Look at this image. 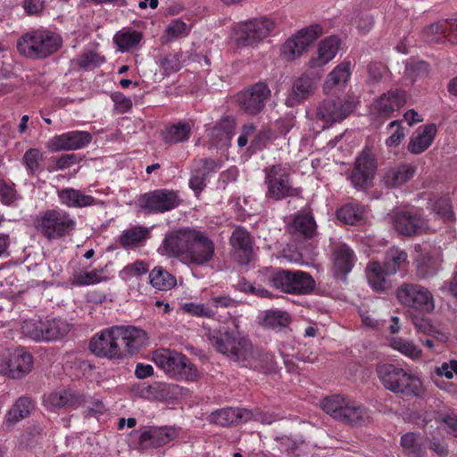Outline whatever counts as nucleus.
<instances>
[{
	"mask_svg": "<svg viewBox=\"0 0 457 457\" xmlns=\"http://www.w3.org/2000/svg\"><path fill=\"white\" fill-rule=\"evenodd\" d=\"M269 281L274 288L291 295H307L315 288L313 278L302 270H280Z\"/></svg>",
	"mask_w": 457,
	"mask_h": 457,
	"instance_id": "1a4fd4ad",
	"label": "nucleus"
},
{
	"mask_svg": "<svg viewBox=\"0 0 457 457\" xmlns=\"http://www.w3.org/2000/svg\"><path fill=\"white\" fill-rule=\"evenodd\" d=\"M354 110V104L350 101L341 99H328L320 103L317 110V118L328 126L340 122Z\"/></svg>",
	"mask_w": 457,
	"mask_h": 457,
	"instance_id": "6ab92c4d",
	"label": "nucleus"
},
{
	"mask_svg": "<svg viewBox=\"0 0 457 457\" xmlns=\"http://www.w3.org/2000/svg\"><path fill=\"white\" fill-rule=\"evenodd\" d=\"M121 344V356L133 355L145 348L148 343L145 330L135 326H117L115 330Z\"/></svg>",
	"mask_w": 457,
	"mask_h": 457,
	"instance_id": "a211bd4d",
	"label": "nucleus"
},
{
	"mask_svg": "<svg viewBox=\"0 0 457 457\" xmlns=\"http://www.w3.org/2000/svg\"><path fill=\"white\" fill-rule=\"evenodd\" d=\"M92 141V135L87 131H70L54 137L48 143L51 152L72 151L86 147Z\"/></svg>",
	"mask_w": 457,
	"mask_h": 457,
	"instance_id": "412c9836",
	"label": "nucleus"
},
{
	"mask_svg": "<svg viewBox=\"0 0 457 457\" xmlns=\"http://www.w3.org/2000/svg\"><path fill=\"white\" fill-rule=\"evenodd\" d=\"M76 221L62 210H47L39 213L35 227L46 238L56 239L65 237L75 228Z\"/></svg>",
	"mask_w": 457,
	"mask_h": 457,
	"instance_id": "423d86ee",
	"label": "nucleus"
},
{
	"mask_svg": "<svg viewBox=\"0 0 457 457\" xmlns=\"http://www.w3.org/2000/svg\"><path fill=\"white\" fill-rule=\"evenodd\" d=\"M191 134V126L187 122H179L166 129L163 139L167 144H178L188 139Z\"/></svg>",
	"mask_w": 457,
	"mask_h": 457,
	"instance_id": "79ce46f5",
	"label": "nucleus"
},
{
	"mask_svg": "<svg viewBox=\"0 0 457 457\" xmlns=\"http://www.w3.org/2000/svg\"><path fill=\"white\" fill-rule=\"evenodd\" d=\"M425 33L431 41L439 42L447 39L448 21L431 24L426 28Z\"/></svg>",
	"mask_w": 457,
	"mask_h": 457,
	"instance_id": "864d4df0",
	"label": "nucleus"
},
{
	"mask_svg": "<svg viewBox=\"0 0 457 457\" xmlns=\"http://www.w3.org/2000/svg\"><path fill=\"white\" fill-rule=\"evenodd\" d=\"M209 308L213 312V317L217 314L219 308H229L236 306V301L227 295L211 297L207 301Z\"/></svg>",
	"mask_w": 457,
	"mask_h": 457,
	"instance_id": "6e6d98bb",
	"label": "nucleus"
},
{
	"mask_svg": "<svg viewBox=\"0 0 457 457\" xmlns=\"http://www.w3.org/2000/svg\"><path fill=\"white\" fill-rule=\"evenodd\" d=\"M436 134V127L428 124L422 132L412 137L408 145V150L412 154H420L429 147Z\"/></svg>",
	"mask_w": 457,
	"mask_h": 457,
	"instance_id": "c9c22d12",
	"label": "nucleus"
},
{
	"mask_svg": "<svg viewBox=\"0 0 457 457\" xmlns=\"http://www.w3.org/2000/svg\"><path fill=\"white\" fill-rule=\"evenodd\" d=\"M237 122L235 118L227 116L222 118L212 130V137L216 138V143L227 145L231 140Z\"/></svg>",
	"mask_w": 457,
	"mask_h": 457,
	"instance_id": "4c0bfd02",
	"label": "nucleus"
},
{
	"mask_svg": "<svg viewBox=\"0 0 457 457\" xmlns=\"http://www.w3.org/2000/svg\"><path fill=\"white\" fill-rule=\"evenodd\" d=\"M340 422L354 426H365L371 422L370 411L361 404L348 399L343 410Z\"/></svg>",
	"mask_w": 457,
	"mask_h": 457,
	"instance_id": "cd10ccee",
	"label": "nucleus"
},
{
	"mask_svg": "<svg viewBox=\"0 0 457 457\" xmlns=\"http://www.w3.org/2000/svg\"><path fill=\"white\" fill-rule=\"evenodd\" d=\"M178 436V431L173 427H145L131 431L127 437L130 447L146 451L162 447Z\"/></svg>",
	"mask_w": 457,
	"mask_h": 457,
	"instance_id": "39448f33",
	"label": "nucleus"
},
{
	"mask_svg": "<svg viewBox=\"0 0 457 457\" xmlns=\"http://www.w3.org/2000/svg\"><path fill=\"white\" fill-rule=\"evenodd\" d=\"M436 373L440 377H445L450 379L453 378V374L457 375V361L451 360L446 362H443L441 366L436 369Z\"/></svg>",
	"mask_w": 457,
	"mask_h": 457,
	"instance_id": "774afa93",
	"label": "nucleus"
},
{
	"mask_svg": "<svg viewBox=\"0 0 457 457\" xmlns=\"http://www.w3.org/2000/svg\"><path fill=\"white\" fill-rule=\"evenodd\" d=\"M71 325L62 319L29 320L21 326L26 337L35 341H57L63 338L70 331Z\"/></svg>",
	"mask_w": 457,
	"mask_h": 457,
	"instance_id": "6e6552de",
	"label": "nucleus"
},
{
	"mask_svg": "<svg viewBox=\"0 0 457 457\" xmlns=\"http://www.w3.org/2000/svg\"><path fill=\"white\" fill-rule=\"evenodd\" d=\"M321 34L322 29L320 25L301 29L283 45L281 53L284 58L290 61L300 56Z\"/></svg>",
	"mask_w": 457,
	"mask_h": 457,
	"instance_id": "f3484780",
	"label": "nucleus"
},
{
	"mask_svg": "<svg viewBox=\"0 0 457 457\" xmlns=\"http://www.w3.org/2000/svg\"><path fill=\"white\" fill-rule=\"evenodd\" d=\"M356 261L353 251L345 244L335 245L332 251L333 270L337 276L345 277L348 274Z\"/></svg>",
	"mask_w": 457,
	"mask_h": 457,
	"instance_id": "b1692460",
	"label": "nucleus"
},
{
	"mask_svg": "<svg viewBox=\"0 0 457 457\" xmlns=\"http://www.w3.org/2000/svg\"><path fill=\"white\" fill-rule=\"evenodd\" d=\"M251 412L245 409L224 408L212 411L209 421L221 427L237 425L250 419Z\"/></svg>",
	"mask_w": 457,
	"mask_h": 457,
	"instance_id": "393cba45",
	"label": "nucleus"
},
{
	"mask_svg": "<svg viewBox=\"0 0 457 457\" xmlns=\"http://www.w3.org/2000/svg\"><path fill=\"white\" fill-rule=\"evenodd\" d=\"M287 230L292 236L309 239L315 236L317 225L312 214L299 213L287 226Z\"/></svg>",
	"mask_w": 457,
	"mask_h": 457,
	"instance_id": "bb28decb",
	"label": "nucleus"
},
{
	"mask_svg": "<svg viewBox=\"0 0 457 457\" xmlns=\"http://www.w3.org/2000/svg\"><path fill=\"white\" fill-rule=\"evenodd\" d=\"M210 344L220 353L234 361H245V366L270 373L276 370L274 356L264 350L254 348L250 339L237 331L209 332Z\"/></svg>",
	"mask_w": 457,
	"mask_h": 457,
	"instance_id": "f03ea898",
	"label": "nucleus"
},
{
	"mask_svg": "<svg viewBox=\"0 0 457 457\" xmlns=\"http://www.w3.org/2000/svg\"><path fill=\"white\" fill-rule=\"evenodd\" d=\"M415 173V169L410 164H401L388 169L382 178L384 186L387 188L401 187L409 181Z\"/></svg>",
	"mask_w": 457,
	"mask_h": 457,
	"instance_id": "2f4dec72",
	"label": "nucleus"
},
{
	"mask_svg": "<svg viewBox=\"0 0 457 457\" xmlns=\"http://www.w3.org/2000/svg\"><path fill=\"white\" fill-rule=\"evenodd\" d=\"M401 445L409 457H422L424 454V448L414 433L409 432L402 436Z\"/></svg>",
	"mask_w": 457,
	"mask_h": 457,
	"instance_id": "de8ad7c7",
	"label": "nucleus"
},
{
	"mask_svg": "<svg viewBox=\"0 0 457 457\" xmlns=\"http://www.w3.org/2000/svg\"><path fill=\"white\" fill-rule=\"evenodd\" d=\"M396 127L395 131L386 140L388 147L397 146L404 137L403 129L399 120H393L387 126L388 129Z\"/></svg>",
	"mask_w": 457,
	"mask_h": 457,
	"instance_id": "680f3d73",
	"label": "nucleus"
},
{
	"mask_svg": "<svg viewBox=\"0 0 457 457\" xmlns=\"http://www.w3.org/2000/svg\"><path fill=\"white\" fill-rule=\"evenodd\" d=\"M435 211L444 220L450 221L453 219L452 206L448 200L442 199L435 204Z\"/></svg>",
	"mask_w": 457,
	"mask_h": 457,
	"instance_id": "69168bd1",
	"label": "nucleus"
},
{
	"mask_svg": "<svg viewBox=\"0 0 457 457\" xmlns=\"http://www.w3.org/2000/svg\"><path fill=\"white\" fill-rule=\"evenodd\" d=\"M377 373L383 386L393 393L421 397L424 388L420 379L414 374L393 364H381Z\"/></svg>",
	"mask_w": 457,
	"mask_h": 457,
	"instance_id": "7ed1b4c3",
	"label": "nucleus"
},
{
	"mask_svg": "<svg viewBox=\"0 0 457 457\" xmlns=\"http://www.w3.org/2000/svg\"><path fill=\"white\" fill-rule=\"evenodd\" d=\"M180 309L187 314L199 318H213V312L209 308L206 303L187 302L180 305Z\"/></svg>",
	"mask_w": 457,
	"mask_h": 457,
	"instance_id": "3c124183",
	"label": "nucleus"
},
{
	"mask_svg": "<svg viewBox=\"0 0 457 457\" xmlns=\"http://www.w3.org/2000/svg\"><path fill=\"white\" fill-rule=\"evenodd\" d=\"M141 38L142 37L139 32L120 31L114 36L113 40L120 49L122 51H129L137 46Z\"/></svg>",
	"mask_w": 457,
	"mask_h": 457,
	"instance_id": "09e8293b",
	"label": "nucleus"
},
{
	"mask_svg": "<svg viewBox=\"0 0 457 457\" xmlns=\"http://www.w3.org/2000/svg\"><path fill=\"white\" fill-rule=\"evenodd\" d=\"M340 41L336 37H329L320 42L317 53L310 59V67L318 68L329 62L337 54Z\"/></svg>",
	"mask_w": 457,
	"mask_h": 457,
	"instance_id": "c85d7f7f",
	"label": "nucleus"
},
{
	"mask_svg": "<svg viewBox=\"0 0 457 457\" xmlns=\"http://www.w3.org/2000/svg\"><path fill=\"white\" fill-rule=\"evenodd\" d=\"M148 267L146 263L142 261H137L129 265H127L121 271L122 275L126 277L141 276L146 273Z\"/></svg>",
	"mask_w": 457,
	"mask_h": 457,
	"instance_id": "338daca9",
	"label": "nucleus"
},
{
	"mask_svg": "<svg viewBox=\"0 0 457 457\" xmlns=\"http://www.w3.org/2000/svg\"><path fill=\"white\" fill-rule=\"evenodd\" d=\"M182 200L179 193L169 189H156L141 197L143 209L153 213H162L177 208Z\"/></svg>",
	"mask_w": 457,
	"mask_h": 457,
	"instance_id": "ddd939ff",
	"label": "nucleus"
},
{
	"mask_svg": "<svg viewBox=\"0 0 457 457\" xmlns=\"http://www.w3.org/2000/svg\"><path fill=\"white\" fill-rule=\"evenodd\" d=\"M396 297L401 304L421 313H430L435 309L432 293L420 284H402L396 290Z\"/></svg>",
	"mask_w": 457,
	"mask_h": 457,
	"instance_id": "9b49d317",
	"label": "nucleus"
},
{
	"mask_svg": "<svg viewBox=\"0 0 457 457\" xmlns=\"http://www.w3.org/2000/svg\"><path fill=\"white\" fill-rule=\"evenodd\" d=\"M377 159L371 149L364 148L356 157L354 169L350 176L354 187L364 188L373 179L377 171Z\"/></svg>",
	"mask_w": 457,
	"mask_h": 457,
	"instance_id": "dca6fc26",
	"label": "nucleus"
},
{
	"mask_svg": "<svg viewBox=\"0 0 457 457\" xmlns=\"http://www.w3.org/2000/svg\"><path fill=\"white\" fill-rule=\"evenodd\" d=\"M160 251L162 254L179 258L188 265L202 267L213 260L215 245L205 232L186 227L167 233Z\"/></svg>",
	"mask_w": 457,
	"mask_h": 457,
	"instance_id": "f257e3e1",
	"label": "nucleus"
},
{
	"mask_svg": "<svg viewBox=\"0 0 457 457\" xmlns=\"http://www.w3.org/2000/svg\"><path fill=\"white\" fill-rule=\"evenodd\" d=\"M62 38L46 29H34L25 33L17 42L18 52L30 59H44L55 53L62 46Z\"/></svg>",
	"mask_w": 457,
	"mask_h": 457,
	"instance_id": "20e7f679",
	"label": "nucleus"
},
{
	"mask_svg": "<svg viewBox=\"0 0 457 457\" xmlns=\"http://www.w3.org/2000/svg\"><path fill=\"white\" fill-rule=\"evenodd\" d=\"M149 279L151 285L159 290H169L176 285V278L162 267H154L150 274Z\"/></svg>",
	"mask_w": 457,
	"mask_h": 457,
	"instance_id": "a19ab883",
	"label": "nucleus"
},
{
	"mask_svg": "<svg viewBox=\"0 0 457 457\" xmlns=\"http://www.w3.org/2000/svg\"><path fill=\"white\" fill-rule=\"evenodd\" d=\"M104 62V58L99 56L96 53L88 51L81 54L78 60V65L81 68H88L89 66H98Z\"/></svg>",
	"mask_w": 457,
	"mask_h": 457,
	"instance_id": "bf43d9fd",
	"label": "nucleus"
},
{
	"mask_svg": "<svg viewBox=\"0 0 457 457\" xmlns=\"http://www.w3.org/2000/svg\"><path fill=\"white\" fill-rule=\"evenodd\" d=\"M274 29V21L262 17L239 24L235 30V40L239 46H248L262 41Z\"/></svg>",
	"mask_w": 457,
	"mask_h": 457,
	"instance_id": "f8f14e48",
	"label": "nucleus"
},
{
	"mask_svg": "<svg viewBox=\"0 0 457 457\" xmlns=\"http://www.w3.org/2000/svg\"><path fill=\"white\" fill-rule=\"evenodd\" d=\"M10 378H20L28 374L32 368V356L23 349H15L10 359Z\"/></svg>",
	"mask_w": 457,
	"mask_h": 457,
	"instance_id": "72a5a7b5",
	"label": "nucleus"
},
{
	"mask_svg": "<svg viewBox=\"0 0 457 457\" xmlns=\"http://www.w3.org/2000/svg\"><path fill=\"white\" fill-rule=\"evenodd\" d=\"M351 75L350 62H343L336 66L328 75L324 85L323 91L325 94H330L337 89H341L345 86Z\"/></svg>",
	"mask_w": 457,
	"mask_h": 457,
	"instance_id": "c756f323",
	"label": "nucleus"
},
{
	"mask_svg": "<svg viewBox=\"0 0 457 457\" xmlns=\"http://www.w3.org/2000/svg\"><path fill=\"white\" fill-rule=\"evenodd\" d=\"M395 228L402 235L412 236L427 233L431 229L428 221L418 214L397 212L393 220Z\"/></svg>",
	"mask_w": 457,
	"mask_h": 457,
	"instance_id": "4be33fe9",
	"label": "nucleus"
},
{
	"mask_svg": "<svg viewBox=\"0 0 457 457\" xmlns=\"http://www.w3.org/2000/svg\"><path fill=\"white\" fill-rule=\"evenodd\" d=\"M149 234V228L142 226H136L128 228L121 233L120 236V244L124 248L135 247L145 240Z\"/></svg>",
	"mask_w": 457,
	"mask_h": 457,
	"instance_id": "58836bf2",
	"label": "nucleus"
},
{
	"mask_svg": "<svg viewBox=\"0 0 457 457\" xmlns=\"http://www.w3.org/2000/svg\"><path fill=\"white\" fill-rule=\"evenodd\" d=\"M206 175L201 170L195 169L189 179V187L196 194H199L205 187Z\"/></svg>",
	"mask_w": 457,
	"mask_h": 457,
	"instance_id": "0e129e2a",
	"label": "nucleus"
},
{
	"mask_svg": "<svg viewBox=\"0 0 457 457\" xmlns=\"http://www.w3.org/2000/svg\"><path fill=\"white\" fill-rule=\"evenodd\" d=\"M349 398L336 395L324 398L320 402L322 410L335 420L340 421L343 410L347 403Z\"/></svg>",
	"mask_w": 457,
	"mask_h": 457,
	"instance_id": "37998d69",
	"label": "nucleus"
},
{
	"mask_svg": "<svg viewBox=\"0 0 457 457\" xmlns=\"http://www.w3.org/2000/svg\"><path fill=\"white\" fill-rule=\"evenodd\" d=\"M32 409L33 403L30 398L26 396L18 398L5 416L4 425L7 428L12 427L20 420L28 417Z\"/></svg>",
	"mask_w": 457,
	"mask_h": 457,
	"instance_id": "f704fd0d",
	"label": "nucleus"
},
{
	"mask_svg": "<svg viewBox=\"0 0 457 457\" xmlns=\"http://www.w3.org/2000/svg\"><path fill=\"white\" fill-rule=\"evenodd\" d=\"M160 67L165 76L179 70V62L175 55H167L160 60Z\"/></svg>",
	"mask_w": 457,
	"mask_h": 457,
	"instance_id": "e2e57ef3",
	"label": "nucleus"
},
{
	"mask_svg": "<svg viewBox=\"0 0 457 457\" xmlns=\"http://www.w3.org/2000/svg\"><path fill=\"white\" fill-rule=\"evenodd\" d=\"M270 96V90L267 84L258 82L241 92L237 96L240 109L249 115H257Z\"/></svg>",
	"mask_w": 457,
	"mask_h": 457,
	"instance_id": "2eb2a0df",
	"label": "nucleus"
},
{
	"mask_svg": "<svg viewBox=\"0 0 457 457\" xmlns=\"http://www.w3.org/2000/svg\"><path fill=\"white\" fill-rule=\"evenodd\" d=\"M153 361L157 367L171 378L195 380L198 376L195 366L179 353L161 349L154 353Z\"/></svg>",
	"mask_w": 457,
	"mask_h": 457,
	"instance_id": "0eeeda50",
	"label": "nucleus"
},
{
	"mask_svg": "<svg viewBox=\"0 0 457 457\" xmlns=\"http://www.w3.org/2000/svg\"><path fill=\"white\" fill-rule=\"evenodd\" d=\"M190 28L179 19L172 20L165 29V36L168 40L187 37L189 34Z\"/></svg>",
	"mask_w": 457,
	"mask_h": 457,
	"instance_id": "603ef678",
	"label": "nucleus"
},
{
	"mask_svg": "<svg viewBox=\"0 0 457 457\" xmlns=\"http://www.w3.org/2000/svg\"><path fill=\"white\" fill-rule=\"evenodd\" d=\"M320 76L311 73H303L297 78L293 85L291 92L286 98L285 104L288 107H295L303 104L312 95L314 94Z\"/></svg>",
	"mask_w": 457,
	"mask_h": 457,
	"instance_id": "aec40b11",
	"label": "nucleus"
},
{
	"mask_svg": "<svg viewBox=\"0 0 457 457\" xmlns=\"http://www.w3.org/2000/svg\"><path fill=\"white\" fill-rule=\"evenodd\" d=\"M337 218L346 224L356 225L364 220V210L358 204H348L337 211Z\"/></svg>",
	"mask_w": 457,
	"mask_h": 457,
	"instance_id": "49530a36",
	"label": "nucleus"
},
{
	"mask_svg": "<svg viewBox=\"0 0 457 457\" xmlns=\"http://www.w3.org/2000/svg\"><path fill=\"white\" fill-rule=\"evenodd\" d=\"M238 263L247 265L253 259V242L249 232L237 227L229 238Z\"/></svg>",
	"mask_w": 457,
	"mask_h": 457,
	"instance_id": "5701e85b",
	"label": "nucleus"
},
{
	"mask_svg": "<svg viewBox=\"0 0 457 457\" xmlns=\"http://www.w3.org/2000/svg\"><path fill=\"white\" fill-rule=\"evenodd\" d=\"M17 200L16 191L4 181H0V201L5 205H12Z\"/></svg>",
	"mask_w": 457,
	"mask_h": 457,
	"instance_id": "052dcab7",
	"label": "nucleus"
},
{
	"mask_svg": "<svg viewBox=\"0 0 457 457\" xmlns=\"http://www.w3.org/2000/svg\"><path fill=\"white\" fill-rule=\"evenodd\" d=\"M407 263V253L396 247L390 248L385 257L384 267L386 274H395L401 267Z\"/></svg>",
	"mask_w": 457,
	"mask_h": 457,
	"instance_id": "c03bdc74",
	"label": "nucleus"
},
{
	"mask_svg": "<svg viewBox=\"0 0 457 457\" xmlns=\"http://www.w3.org/2000/svg\"><path fill=\"white\" fill-rule=\"evenodd\" d=\"M390 345L393 349L397 350L412 360L418 359L421 355V350L417 345L401 337L393 338Z\"/></svg>",
	"mask_w": 457,
	"mask_h": 457,
	"instance_id": "8fccbe9b",
	"label": "nucleus"
},
{
	"mask_svg": "<svg viewBox=\"0 0 457 457\" xmlns=\"http://www.w3.org/2000/svg\"><path fill=\"white\" fill-rule=\"evenodd\" d=\"M367 81L370 84H376L380 81L386 72V66L381 62H371L367 68Z\"/></svg>",
	"mask_w": 457,
	"mask_h": 457,
	"instance_id": "13d9d810",
	"label": "nucleus"
},
{
	"mask_svg": "<svg viewBox=\"0 0 457 457\" xmlns=\"http://www.w3.org/2000/svg\"><path fill=\"white\" fill-rule=\"evenodd\" d=\"M387 275L386 268L378 262L369 263L366 268L369 284L377 291H384L389 287V283L386 278Z\"/></svg>",
	"mask_w": 457,
	"mask_h": 457,
	"instance_id": "e433bc0d",
	"label": "nucleus"
},
{
	"mask_svg": "<svg viewBox=\"0 0 457 457\" xmlns=\"http://www.w3.org/2000/svg\"><path fill=\"white\" fill-rule=\"evenodd\" d=\"M60 203L70 208H83L96 204V200L89 195L72 187H66L57 192Z\"/></svg>",
	"mask_w": 457,
	"mask_h": 457,
	"instance_id": "473e14b6",
	"label": "nucleus"
},
{
	"mask_svg": "<svg viewBox=\"0 0 457 457\" xmlns=\"http://www.w3.org/2000/svg\"><path fill=\"white\" fill-rule=\"evenodd\" d=\"M406 102L405 92L400 89L390 90L382 95L375 103V110L383 116H389L400 109Z\"/></svg>",
	"mask_w": 457,
	"mask_h": 457,
	"instance_id": "a878e982",
	"label": "nucleus"
},
{
	"mask_svg": "<svg viewBox=\"0 0 457 457\" xmlns=\"http://www.w3.org/2000/svg\"><path fill=\"white\" fill-rule=\"evenodd\" d=\"M49 408L78 407L84 402V395L71 390H62L48 395L44 400Z\"/></svg>",
	"mask_w": 457,
	"mask_h": 457,
	"instance_id": "7c9ffc66",
	"label": "nucleus"
},
{
	"mask_svg": "<svg viewBox=\"0 0 457 457\" xmlns=\"http://www.w3.org/2000/svg\"><path fill=\"white\" fill-rule=\"evenodd\" d=\"M43 159L42 153L37 148H30L24 154L23 161L28 170L34 174L39 170V162Z\"/></svg>",
	"mask_w": 457,
	"mask_h": 457,
	"instance_id": "5fc2aeb1",
	"label": "nucleus"
},
{
	"mask_svg": "<svg viewBox=\"0 0 457 457\" xmlns=\"http://www.w3.org/2000/svg\"><path fill=\"white\" fill-rule=\"evenodd\" d=\"M266 196L276 201L299 195L300 190L293 186L288 170L281 165H271L264 170Z\"/></svg>",
	"mask_w": 457,
	"mask_h": 457,
	"instance_id": "9d476101",
	"label": "nucleus"
},
{
	"mask_svg": "<svg viewBox=\"0 0 457 457\" xmlns=\"http://www.w3.org/2000/svg\"><path fill=\"white\" fill-rule=\"evenodd\" d=\"M439 266L440 260L429 253H421L416 259L417 275L422 279L434 276Z\"/></svg>",
	"mask_w": 457,
	"mask_h": 457,
	"instance_id": "ea45409f",
	"label": "nucleus"
},
{
	"mask_svg": "<svg viewBox=\"0 0 457 457\" xmlns=\"http://www.w3.org/2000/svg\"><path fill=\"white\" fill-rule=\"evenodd\" d=\"M290 323L287 312L278 310H270L263 313L262 324L271 329L279 330Z\"/></svg>",
	"mask_w": 457,
	"mask_h": 457,
	"instance_id": "a18cd8bd",
	"label": "nucleus"
},
{
	"mask_svg": "<svg viewBox=\"0 0 457 457\" xmlns=\"http://www.w3.org/2000/svg\"><path fill=\"white\" fill-rule=\"evenodd\" d=\"M117 326L105 328L95 335L89 344L90 351L98 357H121V344L116 335Z\"/></svg>",
	"mask_w": 457,
	"mask_h": 457,
	"instance_id": "4468645a",
	"label": "nucleus"
},
{
	"mask_svg": "<svg viewBox=\"0 0 457 457\" xmlns=\"http://www.w3.org/2000/svg\"><path fill=\"white\" fill-rule=\"evenodd\" d=\"M101 277L96 270H83L74 275L73 284L77 286H89L100 282Z\"/></svg>",
	"mask_w": 457,
	"mask_h": 457,
	"instance_id": "4d7b16f0",
	"label": "nucleus"
}]
</instances>
